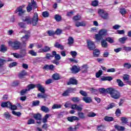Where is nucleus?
<instances>
[{
    "label": "nucleus",
    "mask_w": 131,
    "mask_h": 131,
    "mask_svg": "<svg viewBox=\"0 0 131 131\" xmlns=\"http://www.w3.org/2000/svg\"><path fill=\"white\" fill-rule=\"evenodd\" d=\"M98 5H99V2H98V1L95 0L94 1H92V6H93V7H97Z\"/></svg>",
    "instance_id": "51"
},
{
    "label": "nucleus",
    "mask_w": 131,
    "mask_h": 131,
    "mask_svg": "<svg viewBox=\"0 0 131 131\" xmlns=\"http://www.w3.org/2000/svg\"><path fill=\"white\" fill-rule=\"evenodd\" d=\"M70 84H77V80L74 78H71L69 82H68V85H70Z\"/></svg>",
    "instance_id": "20"
},
{
    "label": "nucleus",
    "mask_w": 131,
    "mask_h": 131,
    "mask_svg": "<svg viewBox=\"0 0 131 131\" xmlns=\"http://www.w3.org/2000/svg\"><path fill=\"white\" fill-rule=\"evenodd\" d=\"M25 75H27V73H26L25 70H23L18 74V77H19V78H23Z\"/></svg>",
    "instance_id": "30"
},
{
    "label": "nucleus",
    "mask_w": 131,
    "mask_h": 131,
    "mask_svg": "<svg viewBox=\"0 0 131 131\" xmlns=\"http://www.w3.org/2000/svg\"><path fill=\"white\" fill-rule=\"evenodd\" d=\"M101 38H102V36L100 34V33L95 35V39H96V40H100Z\"/></svg>",
    "instance_id": "54"
},
{
    "label": "nucleus",
    "mask_w": 131,
    "mask_h": 131,
    "mask_svg": "<svg viewBox=\"0 0 131 131\" xmlns=\"http://www.w3.org/2000/svg\"><path fill=\"white\" fill-rule=\"evenodd\" d=\"M0 51L1 52H2V53H5V52H6L7 51V48L6 47V46H5V45H2L1 46Z\"/></svg>",
    "instance_id": "46"
},
{
    "label": "nucleus",
    "mask_w": 131,
    "mask_h": 131,
    "mask_svg": "<svg viewBox=\"0 0 131 131\" xmlns=\"http://www.w3.org/2000/svg\"><path fill=\"white\" fill-rule=\"evenodd\" d=\"M106 92L107 94L110 95L111 98L115 99V100H117L121 97L120 93L114 88H108L106 89Z\"/></svg>",
    "instance_id": "1"
},
{
    "label": "nucleus",
    "mask_w": 131,
    "mask_h": 131,
    "mask_svg": "<svg viewBox=\"0 0 131 131\" xmlns=\"http://www.w3.org/2000/svg\"><path fill=\"white\" fill-rule=\"evenodd\" d=\"M115 128H116V129H117V130H124V127L123 126H120L118 125H116L114 126Z\"/></svg>",
    "instance_id": "35"
},
{
    "label": "nucleus",
    "mask_w": 131,
    "mask_h": 131,
    "mask_svg": "<svg viewBox=\"0 0 131 131\" xmlns=\"http://www.w3.org/2000/svg\"><path fill=\"white\" fill-rule=\"evenodd\" d=\"M54 47L57 49H60V50H64V46H63V45H61V44H59L58 42L55 43Z\"/></svg>",
    "instance_id": "31"
},
{
    "label": "nucleus",
    "mask_w": 131,
    "mask_h": 131,
    "mask_svg": "<svg viewBox=\"0 0 131 131\" xmlns=\"http://www.w3.org/2000/svg\"><path fill=\"white\" fill-rule=\"evenodd\" d=\"M55 55H56V51H53L52 52V55L50 53L46 54V59H51V58H54L55 57Z\"/></svg>",
    "instance_id": "16"
},
{
    "label": "nucleus",
    "mask_w": 131,
    "mask_h": 131,
    "mask_svg": "<svg viewBox=\"0 0 131 131\" xmlns=\"http://www.w3.org/2000/svg\"><path fill=\"white\" fill-rule=\"evenodd\" d=\"M29 34H30V32L28 31V34H26L21 38V41L24 46H26V41H27L28 40V38H29Z\"/></svg>",
    "instance_id": "8"
},
{
    "label": "nucleus",
    "mask_w": 131,
    "mask_h": 131,
    "mask_svg": "<svg viewBox=\"0 0 131 131\" xmlns=\"http://www.w3.org/2000/svg\"><path fill=\"white\" fill-rule=\"evenodd\" d=\"M35 121L33 119H30L28 120L27 124H34Z\"/></svg>",
    "instance_id": "58"
},
{
    "label": "nucleus",
    "mask_w": 131,
    "mask_h": 131,
    "mask_svg": "<svg viewBox=\"0 0 131 131\" xmlns=\"http://www.w3.org/2000/svg\"><path fill=\"white\" fill-rule=\"evenodd\" d=\"M71 109L79 111V112H81V111H82V105H78L77 104H71Z\"/></svg>",
    "instance_id": "9"
},
{
    "label": "nucleus",
    "mask_w": 131,
    "mask_h": 131,
    "mask_svg": "<svg viewBox=\"0 0 131 131\" xmlns=\"http://www.w3.org/2000/svg\"><path fill=\"white\" fill-rule=\"evenodd\" d=\"M8 43L10 47H12L14 50H19L21 47V42L18 40L14 41H9Z\"/></svg>",
    "instance_id": "3"
},
{
    "label": "nucleus",
    "mask_w": 131,
    "mask_h": 131,
    "mask_svg": "<svg viewBox=\"0 0 131 131\" xmlns=\"http://www.w3.org/2000/svg\"><path fill=\"white\" fill-rule=\"evenodd\" d=\"M121 121H122V123H124L125 124L127 123V119L125 117L121 118Z\"/></svg>",
    "instance_id": "56"
},
{
    "label": "nucleus",
    "mask_w": 131,
    "mask_h": 131,
    "mask_svg": "<svg viewBox=\"0 0 131 131\" xmlns=\"http://www.w3.org/2000/svg\"><path fill=\"white\" fill-rule=\"evenodd\" d=\"M43 51L44 53H48L51 51V48L48 46H45L43 48Z\"/></svg>",
    "instance_id": "37"
},
{
    "label": "nucleus",
    "mask_w": 131,
    "mask_h": 131,
    "mask_svg": "<svg viewBox=\"0 0 131 131\" xmlns=\"http://www.w3.org/2000/svg\"><path fill=\"white\" fill-rule=\"evenodd\" d=\"M67 120L70 122H73L74 121H79V118L78 117H76L75 116H73L71 117H68L67 118Z\"/></svg>",
    "instance_id": "10"
},
{
    "label": "nucleus",
    "mask_w": 131,
    "mask_h": 131,
    "mask_svg": "<svg viewBox=\"0 0 131 131\" xmlns=\"http://www.w3.org/2000/svg\"><path fill=\"white\" fill-rule=\"evenodd\" d=\"M35 88H37L38 89V91L41 92V93H46V90H45V88L42 85L40 84V83H38L36 85L33 84H30L28 85V91H30V90H33Z\"/></svg>",
    "instance_id": "2"
},
{
    "label": "nucleus",
    "mask_w": 131,
    "mask_h": 131,
    "mask_svg": "<svg viewBox=\"0 0 131 131\" xmlns=\"http://www.w3.org/2000/svg\"><path fill=\"white\" fill-rule=\"evenodd\" d=\"M38 105H39V100L33 101L32 106H38Z\"/></svg>",
    "instance_id": "63"
},
{
    "label": "nucleus",
    "mask_w": 131,
    "mask_h": 131,
    "mask_svg": "<svg viewBox=\"0 0 131 131\" xmlns=\"http://www.w3.org/2000/svg\"><path fill=\"white\" fill-rule=\"evenodd\" d=\"M98 13L101 17V18H102V19H104V20H107V19L109 18V16H108V13L106 12V11H104V10L99 9L98 10Z\"/></svg>",
    "instance_id": "5"
},
{
    "label": "nucleus",
    "mask_w": 131,
    "mask_h": 131,
    "mask_svg": "<svg viewBox=\"0 0 131 131\" xmlns=\"http://www.w3.org/2000/svg\"><path fill=\"white\" fill-rule=\"evenodd\" d=\"M100 55V51L98 49H95L93 51V56L96 58L99 57Z\"/></svg>",
    "instance_id": "27"
},
{
    "label": "nucleus",
    "mask_w": 131,
    "mask_h": 131,
    "mask_svg": "<svg viewBox=\"0 0 131 131\" xmlns=\"http://www.w3.org/2000/svg\"><path fill=\"white\" fill-rule=\"evenodd\" d=\"M29 54H30V55H31V56H37V53H36V52H34V50H30L29 51Z\"/></svg>",
    "instance_id": "49"
},
{
    "label": "nucleus",
    "mask_w": 131,
    "mask_h": 131,
    "mask_svg": "<svg viewBox=\"0 0 131 131\" xmlns=\"http://www.w3.org/2000/svg\"><path fill=\"white\" fill-rule=\"evenodd\" d=\"M123 79L124 81H128V80H129V76L126 74L124 75L123 76Z\"/></svg>",
    "instance_id": "47"
},
{
    "label": "nucleus",
    "mask_w": 131,
    "mask_h": 131,
    "mask_svg": "<svg viewBox=\"0 0 131 131\" xmlns=\"http://www.w3.org/2000/svg\"><path fill=\"white\" fill-rule=\"evenodd\" d=\"M117 82L119 86L122 88L124 85L123 82L120 79H117Z\"/></svg>",
    "instance_id": "41"
},
{
    "label": "nucleus",
    "mask_w": 131,
    "mask_h": 131,
    "mask_svg": "<svg viewBox=\"0 0 131 131\" xmlns=\"http://www.w3.org/2000/svg\"><path fill=\"white\" fill-rule=\"evenodd\" d=\"M50 14L48 11L43 12L42 13V15L44 17V18H48L49 17Z\"/></svg>",
    "instance_id": "52"
},
{
    "label": "nucleus",
    "mask_w": 131,
    "mask_h": 131,
    "mask_svg": "<svg viewBox=\"0 0 131 131\" xmlns=\"http://www.w3.org/2000/svg\"><path fill=\"white\" fill-rule=\"evenodd\" d=\"M41 111L45 112V113H48V112H50V109L48 108V107L44 105L41 107Z\"/></svg>",
    "instance_id": "28"
},
{
    "label": "nucleus",
    "mask_w": 131,
    "mask_h": 131,
    "mask_svg": "<svg viewBox=\"0 0 131 131\" xmlns=\"http://www.w3.org/2000/svg\"><path fill=\"white\" fill-rule=\"evenodd\" d=\"M38 98H42V99H45L47 97V95L46 94L44 93H38L37 95Z\"/></svg>",
    "instance_id": "36"
},
{
    "label": "nucleus",
    "mask_w": 131,
    "mask_h": 131,
    "mask_svg": "<svg viewBox=\"0 0 131 131\" xmlns=\"http://www.w3.org/2000/svg\"><path fill=\"white\" fill-rule=\"evenodd\" d=\"M61 107V104H55L52 106V109H60Z\"/></svg>",
    "instance_id": "38"
},
{
    "label": "nucleus",
    "mask_w": 131,
    "mask_h": 131,
    "mask_svg": "<svg viewBox=\"0 0 131 131\" xmlns=\"http://www.w3.org/2000/svg\"><path fill=\"white\" fill-rule=\"evenodd\" d=\"M18 26L20 28H25V23L23 22L18 23Z\"/></svg>",
    "instance_id": "64"
},
{
    "label": "nucleus",
    "mask_w": 131,
    "mask_h": 131,
    "mask_svg": "<svg viewBox=\"0 0 131 131\" xmlns=\"http://www.w3.org/2000/svg\"><path fill=\"white\" fill-rule=\"evenodd\" d=\"M23 8H24V6H19L15 11V13H18L19 16H23L26 12V10H23Z\"/></svg>",
    "instance_id": "7"
},
{
    "label": "nucleus",
    "mask_w": 131,
    "mask_h": 131,
    "mask_svg": "<svg viewBox=\"0 0 131 131\" xmlns=\"http://www.w3.org/2000/svg\"><path fill=\"white\" fill-rule=\"evenodd\" d=\"M116 115L117 116H120V114H121V111L119 108H117L115 112Z\"/></svg>",
    "instance_id": "60"
},
{
    "label": "nucleus",
    "mask_w": 131,
    "mask_h": 131,
    "mask_svg": "<svg viewBox=\"0 0 131 131\" xmlns=\"http://www.w3.org/2000/svg\"><path fill=\"white\" fill-rule=\"evenodd\" d=\"M72 101L75 103H77V102H79V101H80V99L78 97H73L72 98Z\"/></svg>",
    "instance_id": "55"
},
{
    "label": "nucleus",
    "mask_w": 131,
    "mask_h": 131,
    "mask_svg": "<svg viewBox=\"0 0 131 131\" xmlns=\"http://www.w3.org/2000/svg\"><path fill=\"white\" fill-rule=\"evenodd\" d=\"M50 116H51V115L46 114L45 115V116L42 119V122H43V123H46V122H48V119L49 118V117H50Z\"/></svg>",
    "instance_id": "34"
},
{
    "label": "nucleus",
    "mask_w": 131,
    "mask_h": 131,
    "mask_svg": "<svg viewBox=\"0 0 131 131\" xmlns=\"http://www.w3.org/2000/svg\"><path fill=\"white\" fill-rule=\"evenodd\" d=\"M85 25H86V23L84 21H77L76 23V27H79V26H85Z\"/></svg>",
    "instance_id": "25"
},
{
    "label": "nucleus",
    "mask_w": 131,
    "mask_h": 131,
    "mask_svg": "<svg viewBox=\"0 0 131 131\" xmlns=\"http://www.w3.org/2000/svg\"><path fill=\"white\" fill-rule=\"evenodd\" d=\"M54 65L51 64L50 66L48 64H46L43 66V69H45L46 70H53L54 69Z\"/></svg>",
    "instance_id": "19"
},
{
    "label": "nucleus",
    "mask_w": 131,
    "mask_h": 131,
    "mask_svg": "<svg viewBox=\"0 0 131 131\" xmlns=\"http://www.w3.org/2000/svg\"><path fill=\"white\" fill-rule=\"evenodd\" d=\"M73 91H74V89L69 88L62 93L63 97H67V96H69V93L73 92Z\"/></svg>",
    "instance_id": "12"
},
{
    "label": "nucleus",
    "mask_w": 131,
    "mask_h": 131,
    "mask_svg": "<svg viewBox=\"0 0 131 131\" xmlns=\"http://www.w3.org/2000/svg\"><path fill=\"white\" fill-rule=\"evenodd\" d=\"M97 114L93 112H90L88 113L87 115V116L88 117H95V116H96Z\"/></svg>",
    "instance_id": "40"
},
{
    "label": "nucleus",
    "mask_w": 131,
    "mask_h": 131,
    "mask_svg": "<svg viewBox=\"0 0 131 131\" xmlns=\"http://www.w3.org/2000/svg\"><path fill=\"white\" fill-rule=\"evenodd\" d=\"M120 13L123 16V15H125L126 14V10H125V9L124 8H121L120 9Z\"/></svg>",
    "instance_id": "48"
},
{
    "label": "nucleus",
    "mask_w": 131,
    "mask_h": 131,
    "mask_svg": "<svg viewBox=\"0 0 131 131\" xmlns=\"http://www.w3.org/2000/svg\"><path fill=\"white\" fill-rule=\"evenodd\" d=\"M21 20L23 21V22H26V23L28 24H32L31 18H30L29 16L26 17L25 18H21Z\"/></svg>",
    "instance_id": "14"
},
{
    "label": "nucleus",
    "mask_w": 131,
    "mask_h": 131,
    "mask_svg": "<svg viewBox=\"0 0 131 131\" xmlns=\"http://www.w3.org/2000/svg\"><path fill=\"white\" fill-rule=\"evenodd\" d=\"M74 43V39H73V37H69V38L68 39V43L69 45V46H72Z\"/></svg>",
    "instance_id": "26"
},
{
    "label": "nucleus",
    "mask_w": 131,
    "mask_h": 131,
    "mask_svg": "<svg viewBox=\"0 0 131 131\" xmlns=\"http://www.w3.org/2000/svg\"><path fill=\"white\" fill-rule=\"evenodd\" d=\"M80 124H77L76 126H75L74 127H70L68 129L70 131H73V130H76V129H78V128H79V126Z\"/></svg>",
    "instance_id": "29"
},
{
    "label": "nucleus",
    "mask_w": 131,
    "mask_h": 131,
    "mask_svg": "<svg viewBox=\"0 0 131 131\" xmlns=\"http://www.w3.org/2000/svg\"><path fill=\"white\" fill-rule=\"evenodd\" d=\"M71 71L73 73H78V72H79V69L77 66H74L71 69Z\"/></svg>",
    "instance_id": "24"
},
{
    "label": "nucleus",
    "mask_w": 131,
    "mask_h": 131,
    "mask_svg": "<svg viewBox=\"0 0 131 131\" xmlns=\"http://www.w3.org/2000/svg\"><path fill=\"white\" fill-rule=\"evenodd\" d=\"M55 59L57 61H60L61 60V56L59 54H57V52H55V55H54Z\"/></svg>",
    "instance_id": "45"
},
{
    "label": "nucleus",
    "mask_w": 131,
    "mask_h": 131,
    "mask_svg": "<svg viewBox=\"0 0 131 131\" xmlns=\"http://www.w3.org/2000/svg\"><path fill=\"white\" fill-rule=\"evenodd\" d=\"M37 6H36V3L34 0H31V3H29L28 6L27 7V12H31L32 9H36Z\"/></svg>",
    "instance_id": "4"
},
{
    "label": "nucleus",
    "mask_w": 131,
    "mask_h": 131,
    "mask_svg": "<svg viewBox=\"0 0 131 131\" xmlns=\"http://www.w3.org/2000/svg\"><path fill=\"white\" fill-rule=\"evenodd\" d=\"M12 114H13V115H15V116H21V113H20V112H16V111H12Z\"/></svg>",
    "instance_id": "61"
},
{
    "label": "nucleus",
    "mask_w": 131,
    "mask_h": 131,
    "mask_svg": "<svg viewBox=\"0 0 131 131\" xmlns=\"http://www.w3.org/2000/svg\"><path fill=\"white\" fill-rule=\"evenodd\" d=\"M127 39V38L125 37H123L122 38H120L119 40L120 41V42H121V43H124V41Z\"/></svg>",
    "instance_id": "57"
},
{
    "label": "nucleus",
    "mask_w": 131,
    "mask_h": 131,
    "mask_svg": "<svg viewBox=\"0 0 131 131\" xmlns=\"http://www.w3.org/2000/svg\"><path fill=\"white\" fill-rule=\"evenodd\" d=\"M12 55L14 57V58H16V59H19V58H22V55L17 53H13Z\"/></svg>",
    "instance_id": "44"
},
{
    "label": "nucleus",
    "mask_w": 131,
    "mask_h": 131,
    "mask_svg": "<svg viewBox=\"0 0 131 131\" xmlns=\"http://www.w3.org/2000/svg\"><path fill=\"white\" fill-rule=\"evenodd\" d=\"M88 46L89 50H93L96 48L95 46V43L93 41L89 40L88 41Z\"/></svg>",
    "instance_id": "11"
},
{
    "label": "nucleus",
    "mask_w": 131,
    "mask_h": 131,
    "mask_svg": "<svg viewBox=\"0 0 131 131\" xmlns=\"http://www.w3.org/2000/svg\"><path fill=\"white\" fill-rule=\"evenodd\" d=\"M54 19L57 21V22H60V21L62 20V17H61V15L59 14H56L54 16Z\"/></svg>",
    "instance_id": "33"
},
{
    "label": "nucleus",
    "mask_w": 131,
    "mask_h": 131,
    "mask_svg": "<svg viewBox=\"0 0 131 131\" xmlns=\"http://www.w3.org/2000/svg\"><path fill=\"white\" fill-rule=\"evenodd\" d=\"M123 67L126 69H130V68H131V64L130 63H125L123 65Z\"/></svg>",
    "instance_id": "50"
},
{
    "label": "nucleus",
    "mask_w": 131,
    "mask_h": 131,
    "mask_svg": "<svg viewBox=\"0 0 131 131\" xmlns=\"http://www.w3.org/2000/svg\"><path fill=\"white\" fill-rule=\"evenodd\" d=\"M89 69V67H88V65L84 64L81 67V71L83 73H86V72H88V69Z\"/></svg>",
    "instance_id": "21"
},
{
    "label": "nucleus",
    "mask_w": 131,
    "mask_h": 131,
    "mask_svg": "<svg viewBox=\"0 0 131 131\" xmlns=\"http://www.w3.org/2000/svg\"><path fill=\"white\" fill-rule=\"evenodd\" d=\"M32 20V24L33 26H36L38 22V14L35 13Z\"/></svg>",
    "instance_id": "6"
},
{
    "label": "nucleus",
    "mask_w": 131,
    "mask_h": 131,
    "mask_svg": "<svg viewBox=\"0 0 131 131\" xmlns=\"http://www.w3.org/2000/svg\"><path fill=\"white\" fill-rule=\"evenodd\" d=\"M34 118L36 120H39V121L37 122V123H40V120L41 119V115L40 114H34L33 116Z\"/></svg>",
    "instance_id": "15"
},
{
    "label": "nucleus",
    "mask_w": 131,
    "mask_h": 131,
    "mask_svg": "<svg viewBox=\"0 0 131 131\" xmlns=\"http://www.w3.org/2000/svg\"><path fill=\"white\" fill-rule=\"evenodd\" d=\"M101 46L102 48H107L108 45L107 44V42H106V40H102L101 41Z\"/></svg>",
    "instance_id": "42"
},
{
    "label": "nucleus",
    "mask_w": 131,
    "mask_h": 131,
    "mask_svg": "<svg viewBox=\"0 0 131 131\" xmlns=\"http://www.w3.org/2000/svg\"><path fill=\"white\" fill-rule=\"evenodd\" d=\"M99 33L101 36H106V35L108 34V33H107V30L106 29L101 30Z\"/></svg>",
    "instance_id": "22"
},
{
    "label": "nucleus",
    "mask_w": 131,
    "mask_h": 131,
    "mask_svg": "<svg viewBox=\"0 0 131 131\" xmlns=\"http://www.w3.org/2000/svg\"><path fill=\"white\" fill-rule=\"evenodd\" d=\"M102 74H103V71H102L101 70H100L98 72L96 73V77L97 78H98V77H100V76H101Z\"/></svg>",
    "instance_id": "43"
},
{
    "label": "nucleus",
    "mask_w": 131,
    "mask_h": 131,
    "mask_svg": "<svg viewBox=\"0 0 131 131\" xmlns=\"http://www.w3.org/2000/svg\"><path fill=\"white\" fill-rule=\"evenodd\" d=\"M77 115L78 116V118H79V120H80V119H85V115L83 112H78Z\"/></svg>",
    "instance_id": "17"
},
{
    "label": "nucleus",
    "mask_w": 131,
    "mask_h": 131,
    "mask_svg": "<svg viewBox=\"0 0 131 131\" xmlns=\"http://www.w3.org/2000/svg\"><path fill=\"white\" fill-rule=\"evenodd\" d=\"M82 100H83V101H84V102H85V103H92V102L93 101L92 100V98H91V97H83Z\"/></svg>",
    "instance_id": "18"
},
{
    "label": "nucleus",
    "mask_w": 131,
    "mask_h": 131,
    "mask_svg": "<svg viewBox=\"0 0 131 131\" xmlns=\"http://www.w3.org/2000/svg\"><path fill=\"white\" fill-rule=\"evenodd\" d=\"M113 79V78L111 76L104 77L103 78H101V80L102 81H105V80H108V81H111Z\"/></svg>",
    "instance_id": "32"
},
{
    "label": "nucleus",
    "mask_w": 131,
    "mask_h": 131,
    "mask_svg": "<svg viewBox=\"0 0 131 131\" xmlns=\"http://www.w3.org/2000/svg\"><path fill=\"white\" fill-rule=\"evenodd\" d=\"M99 91L101 94H105V93H107V90L104 88H101L99 89Z\"/></svg>",
    "instance_id": "62"
},
{
    "label": "nucleus",
    "mask_w": 131,
    "mask_h": 131,
    "mask_svg": "<svg viewBox=\"0 0 131 131\" xmlns=\"http://www.w3.org/2000/svg\"><path fill=\"white\" fill-rule=\"evenodd\" d=\"M123 49L124 51H126V52H130L131 51L130 47L124 46V47H123Z\"/></svg>",
    "instance_id": "59"
},
{
    "label": "nucleus",
    "mask_w": 131,
    "mask_h": 131,
    "mask_svg": "<svg viewBox=\"0 0 131 131\" xmlns=\"http://www.w3.org/2000/svg\"><path fill=\"white\" fill-rule=\"evenodd\" d=\"M1 106L2 108H9V107H11V102L10 101H7V102H3L1 103Z\"/></svg>",
    "instance_id": "13"
},
{
    "label": "nucleus",
    "mask_w": 131,
    "mask_h": 131,
    "mask_svg": "<svg viewBox=\"0 0 131 131\" xmlns=\"http://www.w3.org/2000/svg\"><path fill=\"white\" fill-rule=\"evenodd\" d=\"M104 120L105 121H113V120H114V118H113L112 117L105 116L104 118Z\"/></svg>",
    "instance_id": "39"
},
{
    "label": "nucleus",
    "mask_w": 131,
    "mask_h": 131,
    "mask_svg": "<svg viewBox=\"0 0 131 131\" xmlns=\"http://www.w3.org/2000/svg\"><path fill=\"white\" fill-rule=\"evenodd\" d=\"M81 19V16H80V15H77L76 16L73 17V20H74L75 21H78Z\"/></svg>",
    "instance_id": "53"
},
{
    "label": "nucleus",
    "mask_w": 131,
    "mask_h": 131,
    "mask_svg": "<svg viewBox=\"0 0 131 131\" xmlns=\"http://www.w3.org/2000/svg\"><path fill=\"white\" fill-rule=\"evenodd\" d=\"M52 78L54 79V80H59V79H61V76L58 73H55L52 75Z\"/></svg>",
    "instance_id": "23"
}]
</instances>
